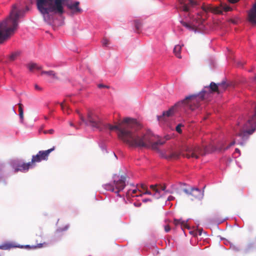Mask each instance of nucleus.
Segmentation results:
<instances>
[{
	"label": "nucleus",
	"instance_id": "obj_1",
	"mask_svg": "<svg viewBox=\"0 0 256 256\" xmlns=\"http://www.w3.org/2000/svg\"><path fill=\"white\" fill-rule=\"evenodd\" d=\"M88 122L86 126H90L102 131L105 129L116 130L118 138L130 147L139 148H151L157 150L158 147L163 145L168 139L159 138L151 132L148 131L144 134L140 133V124L135 119L124 118L116 125L102 122L98 116L92 111L87 114Z\"/></svg>",
	"mask_w": 256,
	"mask_h": 256
},
{
	"label": "nucleus",
	"instance_id": "obj_2",
	"mask_svg": "<svg viewBox=\"0 0 256 256\" xmlns=\"http://www.w3.org/2000/svg\"><path fill=\"white\" fill-rule=\"evenodd\" d=\"M38 10L44 16L50 14L61 16L65 11L66 6L70 11L72 14H78L82 12V10L79 6L80 2L76 1L69 2L68 0H36Z\"/></svg>",
	"mask_w": 256,
	"mask_h": 256
},
{
	"label": "nucleus",
	"instance_id": "obj_3",
	"mask_svg": "<svg viewBox=\"0 0 256 256\" xmlns=\"http://www.w3.org/2000/svg\"><path fill=\"white\" fill-rule=\"evenodd\" d=\"M208 94L206 90H202L198 94L186 96L184 100L177 102L168 110L164 112L162 116H158V120L160 122H166L168 118L173 116L175 109L178 107L194 110L199 107L200 102L205 99L206 95Z\"/></svg>",
	"mask_w": 256,
	"mask_h": 256
},
{
	"label": "nucleus",
	"instance_id": "obj_4",
	"mask_svg": "<svg viewBox=\"0 0 256 256\" xmlns=\"http://www.w3.org/2000/svg\"><path fill=\"white\" fill-rule=\"evenodd\" d=\"M24 12L18 10L15 4L12 6L9 16L0 23V44L14 34L18 27V19Z\"/></svg>",
	"mask_w": 256,
	"mask_h": 256
},
{
	"label": "nucleus",
	"instance_id": "obj_5",
	"mask_svg": "<svg viewBox=\"0 0 256 256\" xmlns=\"http://www.w3.org/2000/svg\"><path fill=\"white\" fill-rule=\"evenodd\" d=\"M126 176H122L115 175L114 177L113 184H108L104 186V188L108 190L111 191L117 194L118 196H120L119 192L124 190L126 186Z\"/></svg>",
	"mask_w": 256,
	"mask_h": 256
},
{
	"label": "nucleus",
	"instance_id": "obj_6",
	"mask_svg": "<svg viewBox=\"0 0 256 256\" xmlns=\"http://www.w3.org/2000/svg\"><path fill=\"white\" fill-rule=\"evenodd\" d=\"M208 150L206 146H202V148L199 146L194 148H188L186 150V152L182 154V156L188 158H198L200 155L206 154Z\"/></svg>",
	"mask_w": 256,
	"mask_h": 256
},
{
	"label": "nucleus",
	"instance_id": "obj_7",
	"mask_svg": "<svg viewBox=\"0 0 256 256\" xmlns=\"http://www.w3.org/2000/svg\"><path fill=\"white\" fill-rule=\"evenodd\" d=\"M55 149V147L46 150H40L36 155L32 156V160L34 164L36 162H40L42 160H47L50 152H53Z\"/></svg>",
	"mask_w": 256,
	"mask_h": 256
},
{
	"label": "nucleus",
	"instance_id": "obj_8",
	"mask_svg": "<svg viewBox=\"0 0 256 256\" xmlns=\"http://www.w3.org/2000/svg\"><path fill=\"white\" fill-rule=\"evenodd\" d=\"M182 190L188 196H190L192 200L200 199L203 196V193L198 188L190 187L189 188H184Z\"/></svg>",
	"mask_w": 256,
	"mask_h": 256
},
{
	"label": "nucleus",
	"instance_id": "obj_9",
	"mask_svg": "<svg viewBox=\"0 0 256 256\" xmlns=\"http://www.w3.org/2000/svg\"><path fill=\"white\" fill-rule=\"evenodd\" d=\"M150 188L154 192L153 196L156 198H160L163 195L162 193L163 192L166 194L170 193L169 190H166V186L165 184L150 185Z\"/></svg>",
	"mask_w": 256,
	"mask_h": 256
},
{
	"label": "nucleus",
	"instance_id": "obj_10",
	"mask_svg": "<svg viewBox=\"0 0 256 256\" xmlns=\"http://www.w3.org/2000/svg\"><path fill=\"white\" fill-rule=\"evenodd\" d=\"M35 166L32 160L27 163H22L18 164L16 168H14V172H17L18 171L22 172H26L28 171L30 168H32Z\"/></svg>",
	"mask_w": 256,
	"mask_h": 256
},
{
	"label": "nucleus",
	"instance_id": "obj_11",
	"mask_svg": "<svg viewBox=\"0 0 256 256\" xmlns=\"http://www.w3.org/2000/svg\"><path fill=\"white\" fill-rule=\"evenodd\" d=\"M232 8L225 4L221 3L220 6L215 7L213 8V12L216 14H222V12H226L231 11Z\"/></svg>",
	"mask_w": 256,
	"mask_h": 256
},
{
	"label": "nucleus",
	"instance_id": "obj_12",
	"mask_svg": "<svg viewBox=\"0 0 256 256\" xmlns=\"http://www.w3.org/2000/svg\"><path fill=\"white\" fill-rule=\"evenodd\" d=\"M248 20L250 22L256 24V3L248 13Z\"/></svg>",
	"mask_w": 256,
	"mask_h": 256
},
{
	"label": "nucleus",
	"instance_id": "obj_13",
	"mask_svg": "<svg viewBox=\"0 0 256 256\" xmlns=\"http://www.w3.org/2000/svg\"><path fill=\"white\" fill-rule=\"evenodd\" d=\"M174 224L176 226L180 224L182 230H184V228L190 229V226L188 225L186 222L184 220H181L174 219Z\"/></svg>",
	"mask_w": 256,
	"mask_h": 256
},
{
	"label": "nucleus",
	"instance_id": "obj_14",
	"mask_svg": "<svg viewBox=\"0 0 256 256\" xmlns=\"http://www.w3.org/2000/svg\"><path fill=\"white\" fill-rule=\"evenodd\" d=\"M65 102L66 101L64 100L62 102L60 103V105L61 108L64 114H69L71 112V110H70L69 106L67 104H65Z\"/></svg>",
	"mask_w": 256,
	"mask_h": 256
},
{
	"label": "nucleus",
	"instance_id": "obj_15",
	"mask_svg": "<svg viewBox=\"0 0 256 256\" xmlns=\"http://www.w3.org/2000/svg\"><path fill=\"white\" fill-rule=\"evenodd\" d=\"M41 74H46L48 77L53 78H57V76L56 72L53 70L50 71H42L41 72Z\"/></svg>",
	"mask_w": 256,
	"mask_h": 256
},
{
	"label": "nucleus",
	"instance_id": "obj_16",
	"mask_svg": "<svg viewBox=\"0 0 256 256\" xmlns=\"http://www.w3.org/2000/svg\"><path fill=\"white\" fill-rule=\"evenodd\" d=\"M209 88L211 92H216L218 94H220L218 84H217L214 82H212L210 84Z\"/></svg>",
	"mask_w": 256,
	"mask_h": 256
},
{
	"label": "nucleus",
	"instance_id": "obj_17",
	"mask_svg": "<svg viewBox=\"0 0 256 256\" xmlns=\"http://www.w3.org/2000/svg\"><path fill=\"white\" fill-rule=\"evenodd\" d=\"M181 49L182 46L180 45L176 46L174 48V52L176 56L178 58H182V56L180 55Z\"/></svg>",
	"mask_w": 256,
	"mask_h": 256
},
{
	"label": "nucleus",
	"instance_id": "obj_18",
	"mask_svg": "<svg viewBox=\"0 0 256 256\" xmlns=\"http://www.w3.org/2000/svg\"><path fill=\"white\" fill-rule=\"evenodd\" d=\"M28 68L29 70L31 72L33 71L34 70H40L42 69V67L40 66H38L36 63H30L28 64Z\"/></svg>",
	"mask_w": 256,
	"mask_h": 256
},
{
	"label": "nucleus",
	"instance_id": "obj_19",
	"mask_svg": "<svg viewBox=\"0 0 256 256\" xmlns=\"http://www.w3.org/2000/svg\"><path fill=\"white\" fill-rule=\"evenodd\" d=\"M219 93H222L224 91L228 86V84L226 82H222L218 84Z\"/></svg>",
	"mask_w": 256,
	"mask_h": 256
},
{
	"label": "nucleus",
	"instance_id": "obj_20",
	"mask_svg": "<svg viewBox=\"0 0 256 256\" xmlns=\"http://www.w3.org/2000/svg\"><path fill=\"white\" fill-rule=\"evenodd\" d=\"M20 51L13 52L10 56L9 58L11 61H14L20 55Z\"/></svg>",
	"mask_w": 256,
	"mask_h": 256
},
{
	"label": "nucleus",
	"instance_id": "obj_21",
	"mask_svg": "<svg viewBox=\"0 0 256 256\" xmlns=\"http://www.w3.org/2000/svg\"><path fill=\"white\" fill-rule=\"evenodd\" d=\"M42 244H38L37 246H30V245H26V246H17L16 247L20 248H40L42 247Z\"/></svg>",
	"mask_w": 256,
	"mask_h": 256
},
{
	"label": "nucleus",
	"instance_id": "obj_22",
	"mask_svg": "<svg viewBox=\"0 0 256 256\" xmlns=\"http://www.w3.org/2000/svg\"><path fill=\"white\" fill-rule=\"evenodd\" d=\"M16 247V246H14L12 244L10 243H6L0 246V249L2 250H10L11 248Z\"/></svg>",
	"mask_w": 256,
	"mask_h": 256
},
{
	"label": "nucleus",
	"instance_id": "obj_23",
	"mask_svg": "<svg viewBox=\"0 0 256 256\" xmlns=\"http://www.w3.org/2000/svg\"><path fill=\"white\" fill-rule=\"evenodd\" d=\"M18 112H19V116L20 119V122H22L24 120V111L22 108V104L21 103H19L18 104Z\"/></svg>",
	"mask_w": 256,
	"mask_h": 256
},
{
	"label": "nucleus",
	"instance_id": "obj_24",
	"mask_svg": "<svg viewBox=\"0 0 256 256\" xmlns=\"http://www.w3.org/2000/svg\"><path fill=\"white\" fill-rule=\"evenodd\" d=\"M134 22L136 30L138 32L140 30H141V28L142 26V22L138 20H136L134 21Z\"/></svg>",
	"mask_w": 256,
	"mask_h": 256
},
{
	"label": "nucleus",
	"instance_id": "obj_25",
	"mask_svg": "<svg viewBox=\"0 0 256 256\" xmlns=\"http://www.w3.org/2000/svg\"><path fill=\"white\" fill-rule=\"evenodd\" d=\"M76 112L79 115L80 118L81 120V122L80 123V124H82V122L85 124H88V122L86 121L84 118L78 110H76Z\"/></svg>",
	"mask_w": 256,
	"mask_h": 256
},
{
	"label": "nucleus",
	"instance_id": "obj_26",
	"mask_svg": "<svg viewBox=\"0 0 256 256\" xmlns=\"http://www.w3.org/2000/svg\"><path fill=\"white\" fill-rule=\"evenodd\" d=\"M180 156V154L178 152H173L170 154V158L177 159L179 158Z\"/></svg>",
	"mask_w": 256,
	"mask_h": 256
},
{
	"label": "nucleus",
	"instance_id": "obj_27",
	"mask_svg": "<svg viewBox=\"0 0 256 256\" xmlns=\"http://www.w3.org/2000/svg\"><path fill=\"white\" fill-rule=\"evenodd\" d=\"M184 2L183 0L180 2V3L182 4V10L184 12H188L189 10V8L186 4H184Z\"/></svg>",
	"mask_w": 256,
	"mask_h": 256
},
{
	"label": "nucleus",
	"instance_id": "obj_28",
	"mask_svg": "<svg viewBox=\"0 0 256 256\" xmlns=\"http://www.w3.org/2000/svg\"><path fill=\"white\" fill-rule=\"evenodd\" d=\"M102 42L104 46H108L110 44L109 40L106 38H104Z\"/></svg>",
	"mask_w": 256,
	"mask_h": 256
},
{
	"label": "nucleus",
	"instance_id": "obj_29",
	"mask_svg": "<svg viewBox=\"0 0 256 256\" xmlns=\"http://www.w3.org/2000/svg\"><path fill=\"white\" fill-rule=\"evenodd\" d=\"M182 124H178L176 126V130L177 132H178V133H181L182 132V129H181V127H182Z\"/></svg>",
	"mask_w": 256,
	"mask_h": 256
},
{
	"label": "nucleus",
	"instance_id": "obj_30",
	"mask_svg": "<svg viewBox=\"0 0 256 256\" xmlns=\"http://www.w3.org/2000/svg\"><path fill=\"white\" fill-rule=\"evenodd\" d=\"M164 230L166 232H168L170 231L171 228L168 224H166L164 226Z\"/></svg>",
	"mask_w": 256,
	"mask_h": 256
},
{
	"label": "nucleus",
	"instance_id": "obj_31",
	"mask_svg": "<svg viewBox=\"0 0 256 256\" xmlns=\"http://www.w3.org/2000/svg\"><path fill=\"white\" fill-rule=\"evenodd\" d=\"M98 87L99 88H109V86H108L104 85L103 84H99L98 85Z\"/></svg>",
	"mask_w": 256,
	"mask_h": 256
},
{
	"label": "nucleus",
	"instance_id": "obj_32",
	"mask_svg": "<svg viewBox=\"0 0 256 256\" xmlns=\"http://www.w3.org/2000/svg\"><path fill=\"white\" fill-rule=\"evenodd\" d=\"M182 25L184 26H186V28H191V26L187 23H186V22H182Z\"/></svg>",
	"mask_w": 256,
	"mask_h": 256
},
{
	"label": "nucleus",
	"instance_id": "obj_33",
	"mask_svg": "<svg viewBox=\"0 0 256 256\" xmlns=\"http://www.w3.org/2000/svg\"><path fill=\"white\" fill-rule=\"evenodd\" d=\"M54 130L50 129L48 131H44V134L49 133L50 134H52L54 133Z\"/></svg>",
	"mask_w": 256,
	"mask_h": 256
},
{
	"label": "nucleus",
	"instance_id": "obj_34",
	"mask_svg": "<svg viewBox=\"0 0 256 256\" xmlns=\"http://www.w3.org/2000/svg\"><path fill=\"white\" fill-rule=\"evenodd\" d=\"M234 144H235V142L234 141L232 142L226 148H224V150L228 149L231 146L234 145Z\"/></svg>",
	"mask_w": 256,
	"mask_h": 256
},
{
	"label": "nucleus",
	"instance_id": "obj_35",
	"mask_svg": "<svg viewBox=\"0 0 256 256\" xmlns=\"http://www.w3.org/2000/svg\"><path fill=\"white\" fill-rule=\"evenodd\" d=\"M145 192H144V194H152V193L150 191L148 190L147 188L144 190Z\"/></svg>",
	"mask_w": 256,
	"mask_h": 256
},
{
	"label": "nucleus",
	"instance_id": "obj_36",
	"mask_svg": "<svg viewBox=\"0 0 256 256\" xmlns=\"http://www.w3.org/2000/svg\"><path fill=\"white\" fill-rule=\"evenodd\" d=\"M189 2L192 6H194L196 4V2L194 0H189Z\"/></svg>",
	"mask_w": 256,
	"mask_h": 256
},
{
	"label": "nucleus",
	"instance_id": "obj_37",
	"mask_svg": "<svg viewBox=\"0 0 256 256\" xmlns=\"http://www.w3.org/2000/svg\"><path fill=\"white\" fill-rule=\"evenodd\" d=\"M239 0H228V1L232 4H235Z\"/></svg>",
	"mask_w": 256,
	"mask_h": 256
},
{
	"label": "nucleus",
	"instance_id": "obj_38",
	"mask_svg": "<svg viewBox=\"0 0 256 256\" xmlns=\"http://www.w3.org/2000/svg\"><path fill=\"white\" fill-rule=\"evenodd\" d=\"M140 186H141V188L144 190H145L146 188V186L144 184H140Z\"/></svg>",
	"mask_w": 256,
	"mask_h": 256
},
{
	"label": "nucleus",
	"instance_id": "obj_39",
	"mask_svg": "<svg viewBox=\"0 0 256 256\" xmlns=\"http://www.w3.org/2000/svg\"><path fill=\"white\" fill-rule=\"evenodd\" d=\"M174 199V198L172 196H169L168 198V201H171V200H172Z\"/></svg>",
	"mask_w": 256,
	"mask_h": 256
},
{
	"label": "nucleus",
	"instance_id": "obj_40",
	"mask_svg": "<svg viewBox=\"0 0 256 256\" xmlns=\"http://www.w3.org/2000/svg\"><path fill=\"white\" fill-rule=\"evenodd\" d=\"M34 87H35V88L37 90H42V88H40L38 85L37 84H36L34 86Z\"/></svg>",
	"mask_w": 256,
	"mask_h": 256
},
{
	"label": "nucleus",
	"instance_id": "obj_41",
	"mask_svg": "<svg viewBox=\"0 0 256 256\" xmlns=\"http://www.w3.org/2000/svg\"><path fill=\"white\" fill-rule=\"evenodd\" d=\"M137 190H132V194H135L136 193Z\"/></svg>",
	"mask_w": 256,
	"mask_h": 256
},
{
	"label": "nucleus",
	"instance_id": "obj_42",
	"mask_svg": "<svg viewBox=\"0 0 256 256\" xmlns=\"http://www.w3.org/2000/svg\"><path fill=\"white\" fill-rule=\"evenodd\" d=\"M235 152H238V153H239V154H240V150H239V149H238V148H236V150H235Z\"/></svg>",
	"mask_w": 256,
	"mask_h": 256
},
{
	"label": "nucleus",
	"instance_id": "obj_43",
	"mask_svg": "<svg viewBox=\"0 0 256 256\" xmlns=\"http://www.w3.org/2000/svg\"><path fill=\"white\" fill-rule=\"evenodd\" d=\"M149 200H150L149 199H146H146H144V200H142V201H143L144 202H148V201H149Z\"/></svg>",
	"mask_w": 256,
	"mask_h": 256
},
{
	"label": "nucleus",
	"instance_id": "obj_44",
	"mask_svg": "<svg viewBox=\"0 0 256 256\" xmlns=\"http://www.w3.org/2000/svg\"><path fill=\"white\" fill-rule=\"evenodd\" d=\"M70 126H74V124L72 122H70Z\"/></svg>",
	"mask_w": 256,
	"mask_h": 256
},
{
	"label": "nucleus",
	"instance_id": "obj_45",
	"mask_svg": "<svg viewBox=\"0 0 256 256\" xmlns=\"http://www.w3.org/2000/svg\"><path fill=\"white\" fill-rule=\"evenodd\" d=\"M28 10H29L28 8V6H26V10H27V11H28Z\"/></svg>",
	"mask_w": 256,
	"mask_h": 256
},
{
	"label": "nucleus",
	"instance_id": "obj_46",
	"mask_svg": "<svg viewBox=\"0 0 256 256\" xmlns=\"http://www.w3.org/2000/svg\"><path fill=\"white\" fill-rule=\"evenodd\" d=\"M128 192L129 194L130 192V190H128Z\"/></svg>",
	"mask_w": 256,
	"mask_h": 256
}]
</instances>
